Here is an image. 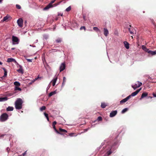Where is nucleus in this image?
<instances>
[{
	"label": "nucleus",
	"mask_w": 156,
	"mask_h": 156,
	"mask_svg": "<svg viewBox=\"0 0 156 156\" xmlns=\"http://www.w3.org/2000/svg\"><path fill=\"white\" fill-rule=\"evenodd\" d=\"M118 147L117 143L115 142L112 146L109 145H107L103 147L104 152H106L104 156H108L111 154L114 151V149Z\"/></svg>",
	"instance_id": "obj_1"
},
{
	"label": "nucleus",
	"mask_w": 156,
	"mask_h": 156,
	"mask_svg": "<svg viewBox=\"0 0 156 156\" xmlns=\"http://www.w3.org/2000/svg\"><path fill=\"white\" fill-rule=\"evenodd\" d=\"M23 102L20 98H18L15 101V107L16 109H20L22 108V105Z\"/></svg>",
	"instance_id": "obj_2"
},
{
	"label": "nucleus",
	"mask_w": 156,
	"mask_h": 156,
	"mask_svg": "<svg viewBox=\"0 0 156 156\" xmlns=\"http://www.w3.org/2000/svg\"><path fill=\"white\" fill-rule=\"evenodd\" d=\"M8 118V115L6 113L2 114L0 116V121L3 122L6 121Z\"/></svg>",
	"instance_id": "obj_3"
},
{
	"label": "nucleus",
	"mask_w": 156,
	"mask_h": 156,
	"mask_svg": "<svg viewBox=\"0 0 156 156\" xmlns=\"http://www.w3.org/2000/svg\"><path fill=\"white\" fill-rule=\"evenodd\" d=\"M12 40L13 44H18L19 41V40L18 37L13 35L12 37Z\"/></svg>",
	"instance_id": "obj_4"
},
{
	"label": "nucleus",
	"mask_w": 156,
	"mask_h": 156,
	"mask_svg": "<svg viewBox=\"0 0 156 156\" xmlns=\"http://www.w3.org/2000/svg\"><path fill=\"white\" fill-rule=\"evenodd\" d=\"M142 84L141 82L139 81H137L136 83H135L134 85H132V87L135 90L137 88L139 87H140Z\"/></svg>",
	"instance_id": "obj_5"
},
{
	"label": "nucleus",
	"mask_w": 156,
	"mask_h": 156,
	"mask_svg": "<svg viewBox=\"0 0 156 156\" xmlns=\"http://www.w3.org/2000/svg\"><path fill=\"white\" fill-rule=\"evenodd\" d=\"M66 68V65L65 63H62L59 67L60 72H61L65 69Z\"/></svg>",
	"instance_id": "obj_6"
},
{
	"label": "nucleus",
	"mask_w": 156,
	"mask_h": 156,
	"mask_svg": "<svg viewBox=\"0 0 156 156\" xmlns=\"http://www.w3.org/2000/svg\"><path fill=\"white\" fill-rule=\"evenodd\" d=\"M53 7V5L50 2L47 6L43 9L44 10H47Z\"/></svg>",
	"instance_id": "obj_7"
},
{
	"label": "nucleus",
	"mask_w": 156,
	"mask_h": 156,
	"mask_svg": "<svg viewBox=\"0 0 156 156\" xmlns=\"http://www.w3.org/2000/svg\"><path fill=\"white\" fill-rule=\"evenodd\" d=\"M117 111L116 110H114L112 111L110 114V117H114L117 113Z\"/></svg>",
	"instance_id": "obj_8"
},
{
	"label": "nucleus",
	"mask_w": 156,
	"mask_h": 156,
	"mask_svg": "<svg viewBox=\"0 0 156 156\" xmlns=\"http://www.w3.org/2000/svg\"><path fill=\"white\" fill-rule=\"evenodd\" d=\"M17 23L19 26L20 27H22L23 26V21L22 19H18L17 21Z\"/></svg>",
	"instance_id": "obj_9"
},
{
	"label": "nucleus",
	"mask_w": 156,
	"mask_h": 156,
	"mask_svg": "<svg viewBox=\"0 0 156 156\" xmlns=\"http://www.w3.org/2000/svg\"><path fill=\"white\" fill-rule=\"evenodd\" d=\"M147 52L152 55H154L156 54V51H152L148 49Z\"/></svg>",
	"instance_id": "obj_10"
},
{
	"label": "nucleus",
	"mask_w": 156,
	"mask_h": 156,
	"mask_svg": "<svg viewBox=\"0 0 156 156\" xmlns=\"http://www.w3.org/2000/svg\"><path fill=\"white\" fill-rule=\"evenodd\" d=\"M7 62H14L15 63H17L16 60L13 58H8L7 60Z\"/></svg>",
	"instance_id": "obj_11"
},
{
	"label": "nucleus",
	"mask_w": 156,
	"mask_h": 156,
	"mask_svg": "<svg viewBox=\"0 0 156 156\" xmlns=\"http://www.w3.org/2000/svg\"><path fill=\"white\" fill-rule=\"evenodd\" d=\"M140 89H140L137 90L135 91L132 93L131 94L132 96L134 97L136 96L139 92L140 90Z\"/></svg>",
	"instance_id": "obj_12"
},
{
	"label": "nucleus",
	"mask_w": 156,
	"mask_h": 156,
	"mask_svg": "<svg viewBox=\"0 0 156 156\" xmlns=\"http://www.w3.org/2000/svg\"><path fill=\"white\" fill-rule=\"evenodd\" d=\"M104 34L106 37L108 35V29L106 28H104Z\"/></svg>",
	"instance_id": "obj_13"
},
{
	"label": "nucleus",
	"mask_w": 156,
	"mask_h": 156,
	"mask_svg": "<svg viewBox=\"0 0 156 156\" xmlns=\"http://www.w3.org/2000/svg\"><path fill=\"white\" fill-rule=\"evenodd\" d=\"M20 68L19 69L17 70V71L19 73H20L22 74H23V70L22 68V67L21 65H19Z\"/></svg>",
	"instance_id": "obj_14"
},
{
	"label": "nucleus",
	"mask_w": 156,
	"mask_h": 156,
	"mask_svg": "<svg viewBox=\"0 0 156 156\" xmlns=\"http://www.w3.org/2000/svg\"><path fill=\"white\" fill-rule=\"evenodd\" d=\"M57 79V77L56 76H55L54 77V78L52 80V85L53 86H54L55 84L56 81Z\"/></svg>",
	"instance_id": "obj_15"
},
{
	"label": "nucleus",
	"mask_w": 156,
	"mask_h": 156,
	"mask_svg": "<svg viewBox=\"0 0 156 156\" xmlns=\"http://www.w3.org/2000/svg\"><path fill=\"white\" fill-rule=\"evenodd\" d=\"M123 43L124 45V46L126 48L129 49V44L126 41H124Z\"/></svg>",
	"instance_id": "obj_16"
},
{
	"label": "nucleus",
	"mask_w": 156,
	"mask_h": 156,
	"mask_svg": "<svg viewBox=\"0 0 156 156\" xmlns=\"http://www.w3.org/2000/svg\"><path fill=\"white\" fill-rule=\"evenodd\" d=\"M10 17V16L9 15H7L6 16H5L3 20H2V22L6 21Z\"/></svg>",
	"instance_id": "obj_17"
},
{
	"label": "nucleus",
	"mask_w": 156,
	"mask_h": 156,
	"mask_svg": "<svg viewBox=\"0 0 156 156\" xmlns=\"http://www.w3.org/2000/svg\"><path fill=\"white\" fill-rule=\"evenodd\" d=\"M8 98L7 97L0 98V102L4 101H7Z\"/></svg>",
	"instance_id": "obj_18"
},
{
	"label": "nucleus",
	"mask_w": 156,
	"mask_h": 156,
	"mask_svg": "<svg viewBox=\"0 0 156 156\" xmlns=\"http://www.w3.org/2000/svg\"><path fill=\"white\" fill-rule=\"evenodd\" d=\"M148 95V94L146 92H144L142 94L140 100H141L142 98H144L145 97H146Z\"/></svg>",
	"instance_id": "obj_19"
},
{
	"label": "nucleus",
	"mask_w": 156,
	"mask_h": 156,
	"mask_svg": "<svg viewBox=\"0 0 156 156\" xmlns=\"http://www.w3.org/2000/svg\"><path fill=\"white\" fill-rule=\"evenodd\" d=\"M3 69V70L4 73V76L2 77V78L6 77L7 75V71L4 68H2Z\"/></svg>",
	"instance_id": "obj_20"
},
{
	"label": "nucleus",
	"mask_w": 156,
	"mask_h": 156,
	"mask_svg": "<svg viewBox=\"0 0 156 156\" xmlns=\"http://www.w3.org/2000/svg\"><path fill=\"white\" fill-rule=\"evenodd\" d=\"M13 110V108L12 107L9 106L6 108L7 111H12Z\"/></svg>",
	"instance_id": "obj_21"
},
{
	"label": "nucleus",
	"mask_w": 156,
	"mask_h": 156,
	"mask_svg": "<svg viewBox=\"0 0 156 156\" xmlns=\"http://www.w3.org/2000/svg\"><path fill=\"white\" fill-rule=\"evenodd\" d=\"M14 84L15 86V87H19L20 85V82L17 81L14 82Z\"/></svg>",
	"instance_id": "obj_22"
},
{
	"label": "nucleus",
	"mask_w": 156,
	"mask_h": 156,
	"mask_svg": "<svg viewBox=\"0 0 156 156\" xmlns=\"http://www.w3.org/2000/svg\"><path fill=\"white\" fill-rule=\"evenodd\" d=\"M142 49L143 50L147 52L148 50V49L144 45H142L141 46Z\"/></svg>",
	"instance_id": "obj_23"
},
{
	"label": "nucleus",
	"mask_w": 156,
	"mask_h": 156,
	"mask_svg": "<svg viewBox=\"0 0 156 156\" xmlns=\"http://www.w3.org/2000/svg\"><path fill=\"white\" fill-rule=\"evenodd\" d=\"M53 127L54 130L55 131V132L58 134H60L61 135H62L63 134L62 133H60L59 132H58L56 129L55 126H52Z\"/></svg>",
	"instance_id": "obj_24"
},
{
	"label": "nucleus",
	"mask_w": 156,
	"mask_h": 156,
	"mask_svg": "<svg viewBox=\"0 0 156 156\" xmlns=\"http://www.w3.org/2000/svg\"><path fill=\"white\" fill-rule=\"evenodd\" d=\"M56 93V92L55 91L51 92L48 95V97H50L51 96H52L53 95L55 94Z\"/></svg>",
	"instance_id": "obj_25"
},
{
	"label": "nucleus",
	"mask_w": 156,
	"mask_h": 156,
	"mask_svg": "<svg viewBox=\"0 0 156 156\" xmlns=\"http://www.w3.org/2000/svg\"><path fill=\"white\" fill-rule=\"evenodd\" d=\"M128 110V108H125L123 109L121 113L122 114H123L125 113V112H127Z\"/></svg>",
	"instance_id": "obj_26"
},
{
	"label": "nucleus",
	"mask_w": 156,
	"mask_h": 156,
	"mask_svg": "<svg viewBox=\"0 0 156 156\" xmlns=\"http://www.w3.org/2000/svg\"><path fill=\"white\" fill-rule=\"evenodd\" d=\"M107 105L105 103H102L101 105V107L102 108H105Z\"/></svg>",
	"instance_id": "obj_27"
},
{
	"label": "nucleus",
	"mask_w": 156,
	"mask_h": 156,
	"mask_svg": "<svg viewBox=\"0 0 156 156\" xmlns=\"http://www.w3.org/2000/svg\"><path fill=\"white\" fill-rule=\"evenodd\" d=\"M127 101V100L125 98L123 99H122V100H121L120 101V103L122 104V103H125V102H126V101Z\"/></svg>",
	"instance_id": "obj_28"
},
{
	"label": "nucleus",
	"mask_w": 156,
	"mask_h": 156,
	"mask_svg": "<svg viewBox=\"0 0 156 156\" xmlns=\"http://www.w3.org/2000/svg\"><path fill=\"white\" fill-rule=\"evenodd\" d=\"M66 78L65 77H63V82L62 84V86H63L65 84V83L66 82Z\"/></svg>",
	"instance_id": "obj_29"
},
{
	"label": "nucleus",
	"mask_w": 156,
	"mask_h": 156,
	"mask_svg": "<svg viewBox=\"0 0 156 156\" xmlns=\"http://www.w3.org/2000/svg\"><path fill=\"white\" fill-rule=\"evenodd\" d=\"M71 6H70L66 9L65 11L66 12H68L69 11L71 10Z\"/></svg>",
	"instance_id": "obj_30"
},
{
	"label": "nucleus",
	"mask_w": 156,
	"mask_h": 156,
	"mask_svg": "<svg viewBox=\"0 0 156 156\" xmlns=\"http://www.w3.org/2000/svg\"><path fill=\"white\" fill-rule=\"evenodd\" d=\"M64 0H62L61 1L58 2L57 4L55 3L53 4V6H56L57 5H59L62 2H63Z\"/></svg>",
	"instance_id": "obj_31"
},
{
	"label": "nucleus",
	"mask_w": 156,
	"mask_h": 156,
	"mask_svg": "<svg viewBox=\"0 0 156 156\" xmlns=\"http://www.w3.org/2000/svg\"><path fill=\"white\" fill-rule=\"evenodd\" d=\"M59 130L61 132H67V131L64 129H62V128H60L59 129Z\"/></svg>",
	"instance_id": "obj_32"
},
{
	"label": "nucleus",
	"mask_w": 156,
	"mask_h": 156,
	"mask_svg": "<svg viewBox=\"0 0 156 156\" xmlns=\"http://www.w3.org/2000/svg\"><path fill=\"white\" fill-rule=\"evenodd\" d=\"M46 109V107L45 106H42L40 108L41 111H42L43 110H45Z\"/></svg>",
	"instance_id": "obj_33"
},
{
	"label": "nucleus",
	"mask_w": 156,
	"mask_h": 156,
	"mask_svg": "<svg viewBox=\"0 0 156 156\" xmlns=\"http://www.w3.org/2000/svg\"><path fill=\"white\" fill-rule=\"evenodd\" d=\"M128 29L130 34H134V30H131V29L129 28H128Z\"/></svg>",
	"instance_id": "obj_34"
},
{
	"label": "nucleus",
	"mask_w": 156,
	"mask_h": 156,
	"mask_svg": "<svg viewBox=\"0 0 156 156\" xmlns=\"http://www.w3.org/2000/svg\"><path fill=\"white\" fill-rule=\"evenodd\" d=\"M15 90H18L21 91V89L19 87H15Z\"/></svg>",
	"instance_id": "obj_35"
},
{
	"label": "nucleus",
	"mask_w": 156,
	"mask_h": 156,
	"mask_svg": "<svg viewBox=\"0 0 156 156\" xmlns=\"http://www.w3.org/2000/svg\"><path fill=\"white\" fill-rule=\"evenodd\" d=\"M93 29L95 31H100V30L97 27H93Z\"/></svg>",
	"instance_id": "obj_36"
},
{
	"label": "nucleus",
	"mask_w": 156,
	"mask_h": 156,
	"mask_svg": "<svg viewBox=\"0 0 156 156\" xmlns=\"http://www.w3.org/2000/svg\"><path fill=\"white\" fill-rule=\"evenodd\" d=\"M44 38L45 39H47L48 38V35L47 34H44L43 36Z\"/></svg>",
	"instance_id": "obj_37"
},
{
	"label": "nucleus",
	"mask_w": 156,
	"mask_h": 156,
	"mask_svg": "<svg viewBox=\"0 0 156 156\" xmlns=\"http://www.w3.org/2000/svg\"><path fill=\"white\" fill-rule=\"evenodd\" d=\"M62 39L61 38H59L56 40V41L57 43H60L62 41Z\"/></svg>",
	"instance_id": "obj_38"
},
{
	"label": "nucleus",
	"mask_w": 156,
	"mask_h": 156,
	"mask_svg": "<svg viewBox=\"0 0 156 156\" xmlns=\"http://www.w3.org/2000/svg\"><path fill=\"white\" fill-rule=\"evenodd\" d=\"M102 120V118L101 116H99L98 117L97 120L98 121H101Z\"/></svg>",
	"instance_id": "obj_39"
},
{
	"label": "nucleus",
	"mask_w": 156,
	"mask_h": 156,
	"mask_svg": "<svg viewBox=\"0 0 156 156\" xmlns=\"http://www.w3.org/2000/svg\"><path fill=\"white\" fill-rule=\"evenodd\" d=\"M16 7L17 9H20L21 8V6L20 5L18 4H16Z\"/></svg>",
	"instance_id": "obj_40"
},
{
	"label": "nucleus",
	"mask_w": 156,
	"mask_h": 156,
	"mask_svg": "<svg viewBox=\"0 0 156 156\" xmlns=\"http://www.w3.org/2000/svg\"><path fill=\"white\" fill-rule=\"evenodd\" d=\"M131 96H132L131 94L130 95H129V96H128V97H126V99L128 101L129 99H130L131 98Z\"/></svg>",
	"instance_id": "obj_41"
},
{
	"label": "nucleus",
	"mask_w": 156,
	"mask_h": 156,
	"mask_svg": "<svg viewBox=\"0 0 156 156\" xmlns=\"http://www.w3.org/2000/svg\"><path fill=\"white\" fill-rule=\"evenodd\" d=\"M85 27L84 26H82L80 28V30H82L83 29H84L85 30Z\"/></svg>",
	"instance_id": "obj_42"
},
{
	"label": "nucleus",
	"mask_w": 156,
	"mask_h": 156,
	"mask_svg": "<svg viewBox=\"0 0 156 156\" xmlns=\"http://www.w3.org/2000/svg\"><path fill=\"white\" fill-rule=\"evenodd\" d=\"M27 61L28 62H32V59H26Z\"/></svg>",
	"instance_id": "obj_43"
},
{
	"label": "nucleus",
	"mask_w": 156,
	"mask_h": 156,
	"mask_svg": "<svg viewBox=\"0 0 156 156\" xmlns=\"http://www.w3.org/2000/svg\"><path fill=\"white\" fill-rule=\"evenodd\" d=\"M44 115L46 118L48 117V114H47L45 112H44Z\"/></svg>",
	"instance_id": "obj_44"
},
{
	"label": "nucleus",
	"mask_w": 156,
	"mask_h": 156,
	"mask_svg": "<svg viewBox=\"0 0 156 156\" xmlns=\"http://www.w3.org/2000/svg\"><path fill=\"white\" fill-rule=\"evenodd\" d=\"M57 122L55 121H54L52 123V126H55Z\"/></svg>",
	"instance_id": "obj_45"
},
{
	"label": "nucleus",
	"mask_w": 156,
	"mask_h": 156,
	"mask_svg": "<svg viewBox=\"0 0 156 156\" xmlns=\"http://www.w3.org/2000/svg\"><path fill=\"white\" fill-rule=\"evenodd\" d=\"M27 151H25L24 153L22 154L23 156H25V155L27 154Z\"/></svg>",
	"instance_id": "obj_46"
},
{
	"label": "nucleus",
	"mask_w": 156,
	"mask_h": 156,
	"mask_svg": "<svg viewBox=\"0 0 156 156\" xmlns=\"http://www.w3.org/2000/svg\"><path fill=\"white\" fill-rule=\"evenodd\" d=\"M56 0H52L50 2V3L52 5V4Z\"/></svg>",
	"instance_id": "obj_47"
},
{
	"label": "nucleus",
	"mask_w": 156,
	"mask_h": 156,
	"mask_svg": "<svg viewBox=\"0 0 156 156\" xmlns=\"http://www.w3.org/2000/svg\"><path fill=\"white\" fill-rule=\"evenodd\" d=\"M50 86L49 85L48 86V87H47V91L50 88Z\"/></svg>",
	"instance_id": "obj_48"
},
{
	"label": "nucleus",
	"mask_w": 156,
	"mask_h": 156,
	"mask_svg": "<svg viewBox=\"0 0 156 156\" xmlns=\"http://www.w3.org/2000/svg\"><path fill=\"white\" fill-rule=\"evenodd\" d=\"M74 27H77V24L76 23H75L74 24Z\"/></svg>",
	"instance_id": "obj_49"
},
{
	"label": "nucleus",
	"mask_w": 156,
	"mask_h": 156,
	"mask_svg": "<svg viewBox=\"0 0 156 156\" xmlns=\"http://www.w3.org/2000/svg\"><path fill=\"white\" fill-rule=\"evenodd\" d=\"M74 134V133H70L69 134V136H73V135Z\"/></svg>",
	"instance_id": "obj_50"
},
{
	"label": "nucleus",
	"mask_w": 156,
	"mask_h": 156,
	"mask_svg": "<svg viewBox=\"0 0 156 156\" xmlns=\"http://www.w3.org/2000/svg\"><path fill=\"white\" fill-rule=\"evenodd\" d=\"M58 16H62L63 14H62V13H58Z\"/></svg>",
	"instance_id": "obj_51"
},
{
	"label": "nucleus",
	"mask_w": 156,
	"mask_h": 156,
	"mask_svg": "<svg viewBox=\"0 0 156 156\" xmlns=\"http://www.w3.org/2000/svg\"><path fill=\"white\" fill-rule=\"evenodd\" d=\"M88 129V128L85 129L84 130V132H87Z\"/></svg>",
	"instance_id": "obj_52"
},
{
	"label": "nucleus",
	"mask_w": 156,
	"mask_h": 156,
	"mask_svg": "<svg viewBox=\"0 0 156 156\" xmlns=\"http://www.w3.org/2000/svg\"><path fill=\"white\" fill-rule=\"evenodd\" d=\"M153 95L154 97H156V94L153 93Z\"/></svg>",
	"instance_id": "obj_53"
},
{
	"label": "nucleus",
	"mask_w": 156,
	"mask_h": 156,
	"mask_svg": "<svg viewBox=\"0 0 156 156\" xmlns=\"http://www.w3.org/2000/svg\"><path fill=\"white\" fill-rule=\"evenodd\" d=\"M104 144V143H102L101 145L100 146V147H102Z\"/></svg>",
	"instance_id": "obj_54"
},
{
	"label": "nucleus",
	"mask_w": 156,
	"mask_h": 156,
	"mask_svg": "<svg viewBox=\"0 0 156 156\" xmlns=\"http://www.w3.org/2000/svg\"><path fill=\"white\" fill-rule=\"evenodd\" d=\"M47 120L48 121H49V118H48V117H47L46 118Z\"/></svg>",
	"instance_id": "obj_55"
},
{
	"label": "nucleus",
	"mask_w": 156,
	"mask_h": 156,
	"mask_svg": "<svg viewBox=\"0 0 156 156\" xmlns=\"http://www.w3.org/2000/svg\"><path fill=\"white\" fill-rule=\"evenodd\" d=\"M2 62H1L0 61V65H2Z\"/></svg>",
	"instance_id": "obj_56"
},
{
	"label": "nucleus",
	"mask_w": 156,
	"mask_h": 156,
	"mask_svg": "<svg viewBox=\"0 0 156 156\" xmlns=\"http://www.w3.org/2000/svg\"><path fill=\"white\" fill-rule=\"evenodd\" d=\"M4 135H2L1 136V137H3V136H4Z\"/></svg>",
	"instance_id": "obj_57"
},
{
	"label": "nucleus",
	"mask_w": 156,
	"mask_h": 156,
	"mask_svg": "<svg viewBox=\"0 0 156 156\" xmlns=\"http://www.w3.org/2000/svg\"><path fill=\"white\" fill-rule=\"evenodd\" d=\"M3 0H0V3H1Z\"/></svg>",
	"instance_id": "obj_58"
},
{
	"label": "nucleus",
	"mask_w": 156,
	"mask_h": 156,
	"mask_svg": "<svg viewBox=\"0 0 156 156\" xmlns=\"http://www.w3.org/2000/svg\"><path fill=\"white\" fill-rule=\"evenodd\" d=\"M30 46H32V47H35V46H32L31 45H30Z\"/></svg>",
	"instance_id": "obj_59"
},
{
	"label": "nucleus",
	"mask_w": 156,
	"mask_h": 156,
	"mask_svg": "<svg viewBox=\"0 0 156 156\" xmlns=\"http://www.w3.org/2000/svg\"><path fill=\"white\" fill-rule=\"evenodd\" d=\"M11 49L12 50H14L15 49V48H12Z\"/></svg>",
	"instance_id": "obj_60"
},
{
	"label": "nucleus",
	"mask_w": 156,
	"mask_h": 156,
	"mask_svg": "<svg viewBox=\"0 0 156 156\" xmlns=\"http://www.w3.org/2000/svg\"><path fill=\"white\" fill-rule=\"evenodd\" d=\"M55 29V27H54V30Z\"/></svg>",
	"instance_id": "obj_61"
},
{
	"label": "nucleus",
	"mask_w": 156,
	"mask_h": 156,
	"mask_svg": "<svg viewBox=\"0 0 156 156\" xmlns=\"http://www.w3.org/2000/svg\"><path fill=\"white\" fill-rule=\"evenodd\" d=\"M83 19H84V20H85V17L84 16H83Z\"/></svg>",
	"instance_id": "obj_62"
},
{
	"label": "nucleus",
	"mask_w": 156,
	"mask_h": 156,
	"mask_svg": "<svg viewBox=\"0 0 156 156\" xmlns=\"http://www.w3.org/2000/svg\"><path fill=\"white\" fill-rule=\"evenodd\" d=\"M37 41H38V40H36V42H37Z\"/></svg>",
	"instance_id": "obj_63"
},
{
	"label": "nucleus",
	"mask_w": 156,
	"mask_h": 156,
	"mask_svg": "<svg viewBox=\"0 0 156 156\" xmlns=\"http://www.w3.org/2000/svg\"><path fill=\"white\" fill-rule=\"evenodd\" d=\"M149 97L150 98H151L152 97Z\"/></svg>",
	"instance_id": "obj_64"
}]
</instances>
